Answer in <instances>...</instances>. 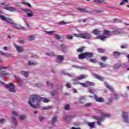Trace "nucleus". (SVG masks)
<instances>
[{
	"instance_id": "nucleus-1",
	"label": "nucleus",
	"mask_w": 129,
	"mask_h": 129,
	"mask_svg": "<svg viewBox=\"0 0 129 129\" xmlns=\"http://www.w3.org/2000/svg\"><path fill=\"white\" fill-rule=\"evenodd\" d=\"M40 101H43V102L46 103L49 102L50 100L46 98L40 97L37 95H33L29 99L28 103L33 108H39L40 107V104L37 103L36 105H34V103L35 102H40Z\"/></svg>"
},
{
	"instance_id": "nucleus-2",
	"label": "nucleus",
	"mask_w": 129,
	"mask_h": 129,
	"mask_svg": "<svg viewBox=\"0 0 129 129\" xmlns=\"http://www.w3.org/2000/svg\"><path fill=\"white\" fill-rule=\"evenodd\" d=\"M0 18L1 19V20H2V21H5V22H8V23H9V24H11L13 27H14V28H16L17 30L21 29L23 30V31H27V30H28L26 27H23L20 25H18L14 23L12 19H10L8 17H6L5 16L3 15H0Z\"/></svg>"
},
{
	"instance_id": "nucleus-3",
	"label": "nucleus",
	"mask_w": 129,
	"mask_h": 129,
	"mask_svg": "<svg viewBox=\"0 0 129 129\" xmlns=\"http://www.w3.org/2000/svg\"><path fill=\"white\" fill-rule=\"evenodd\" d=\"M0 82L3 85H5L6 88H9V90L10 92H16V90H15V85L13 83H10L8 85H6L4 82L0 81Z\"/></svg>"
},
{
	"instance_id": "nucleus-4",
	"label": "nucleus",
	"mask_w": 129,
	"mask_h": 129,
	"mask_svg": "<svg viewBox=\"0 0 129 129\" xmlns=\"http://www.w3.org/2000/svg\"><path fill=\"white\" fill-rule=\"evenodd\" d=\"M20 10H21V11H23V12H26V13H27L26 16L27 17H28V18H32V17H33L34 16V12L29 9L20 8Z\"/></svg>"
},
{
	"instance_id": "nucleus-5",
	"label": "nucleus",
	"mask_w": 129,
	"mask_h": 129,
	"mask_svg": "<svg viewBox=\"0 0 129 129\" xmlns=\"http://www.w3.org/2000/svg\"><path fill=\"white\" fill-rule=\"evenodd\" d=\"M92 118L93 119H96V120H98V125H101V122H102V121H103L104 119H105V118H104V117H101L99 116H93L92 117Z\"/></svg>"
},
{
	"instance_id": "nucleus-6",
	"label": "nucleus",
	"mask_w": 129,
	"mask_h": 129,
	"mask_svg": "<svg viewBox=\"0 0 129 129\" xmlns=\"http://www.w3.org/2000/svg\"><path fill=\"white\" fill-rule=\"evenodd\" d=\"M122 117L126 123H129L128 112L123 111L122 113Z\"/></svg>"
},
{
	"instance_id": "nucleus-7",
	"label": "nucleus",
	"mask_w": 129,
	"mask_h": 129,
	"mask_svg": "<svg viewBox=\"0 0 129 129\" xmlns=\"http://www.w3.org/2000/svg\"><path fill=\"white\" fill-rule=\"evenodd\" d=\"M72 118H74V115L66 114L62 117V120L66 122H69V121H70Z\"/></svg>"
},
{
	"instance_id": "nucleus-8",
	"label": "nucleus",
	"mask_w": 129,
	"mask_h": 129,
	"mask_svg": "<svg viewBox=\"0 0 129 129\" xmlns=\"http://www.w3.org/2000/svg\"><path fill=\"white\" fill-rule=\"evenodd\" d=\"M82 38L83 39H91V34L88 33H82Z\"/></svg>"
},
{
	"instance_id": "nucleus-9",
	"label": "nucleus",
	"mask_w": 129,
	"mask_h": 129,
	"mask_svg": "<svg viewBox=\"0 0 129 129\" xmlns=\"http://www.w3.org/2000/svg\"><path fill=\"white\" fill-rule=\"evenodd\" d=\"M94 98L97 102L103 103L104 102V98L101 97H98L96 95H94Z\"/></svg>"
},
{
	"instance_id": "nucleus-10",
	"label": "nucleus",
	"mask_w": 129,
	"mask_h": 129,
	"mask_svg": "<svg viewBox=\"0 0 129 129\" xmlns=\"http://www.w3.org/2000/svg\"><path fill=\"white\" fill-rule=\"evenodd\" d=\"M15 47L17 51V52H19V53H22V52H24V49H23V47L21 46H18L17 45H15Z\"/></svg>"
},
{
	"instance_id": "nucleus-11",
	"label": "nucleus",
	"mask_w": 129,
	"mask_h": 129,
	"mask_svg": "<svg viewBox=\"0 0 129 129\" xmlns=\"http://www.w3.org/2000/svg\"><path fill=\"white\" fill-rule=\"evenodd\" d=\"M61 74H63V75H66V76H68V77H74L75 76L74 74L72 73L70 74L69 73H66L64 71H61Z\"/></svg>"
},
{
	"instance_id": "nucleus-12",
	"label": "nucleus",
	"mask_w": 129,
	"mask_h": 129,
	"mask_svg": "<svg viewBox=\"0 0 129 129\" xmlns=\"http://www.w3.org/2000/svg\"><path fill=\"white\" fill-rule=\"evenodd\" d=\"M4 10L10 11V12H19V10H17V9L14 7L5 8Z\"/></svg>"
},
{
	"instance_id": "nucleus-13",
	"label": "nucleus",
	"mask_w": 129,
	"mask_h": 129,
	"mask_svg": "<svg viewBox=\"0 0 129 129\" xmlns=\"http://www.w3.org/2000/svg\"><path fill=\"white\" fill-rule=\"evenodd\" d=\"M88 77V75H81L77 77V79L79 80H82V79H84L85 78H87Z\"/></svg>"
},
{
	"instance_id": "nucleus-14",
	"label": "nucleus",
	"mask_w": 129,
	"mask_h": 129,
	"mask_svg": "<svg viewBox=\"0 0 129 129\" xmlns=\"http://www.w3.org/2000/svg\"><path fill=\"white\" fill-rule=\"evenodd\" d=\"M92 33L94 35H96V36H99L101 31L98 29H95L93 31Z\"/></svg>"
},
{
	"instance_id": "nucleus-15",
	"label": "nucleus",
	"mask_w": 129,
	"mask_h": 129,
	"mask_svg": "<svg viewBox=\"0 0 129 129\" xmlns=\"http://www.w3.org/2000/svg\"><path fill=\"white\" fill-rule=\"evenodd\" d=\"M64 60V55H58L57 56V62L58 63H61Z\"/></svg>"
},
{
	"instance_id": "nucleus-16",
	"label": "nucleus",
	"mask_w": 129,
	"mask_h": 129,
	"mask_svg": "<svg viewBox=\"0 0 129 129\" xmlns=\"http://www.w3.org/2000/svg\"><path fill=\"white\" fill-rule=\"evenodd\" d=\"M88 126H90V128H94L95 127V122H88Z\"/></svg>"
},
{
	"instance_id": "nucleus-17",
	"label": "nucleus",
	"mask_w": 129,
	"mask_h": 129,
	"mask_svg": "<svg viewBox=\"0 0 129 129\" xmlns=\"http://www.w3.org/2000/svg\"><path fill=\"white\" fill-rule=\"evenodd\" d=\"M85 53L86 55V58H92V57H93V53L92 52H86Z\"/></svg>"
},
{
	"instance_id": "nucleus-18",
	"label": "nucleus",
	"mask_w": 129,
	"mask_h": 129,
	"mask_svg": "<svg viewBox=\"0 0 129 129\" xmlns=\"http://www.w3.org/2000/svg\"><path fill=\"white\" fill-rule=\"evenodd\" d=\"M93 2L96 4H99L100 5H104V4H105L104 0H94Z\"/></svg>"
},
{
	"instance_id": "nucleus-19",
	"label": "nucleus",
	"mask_w": 129,
	"mask_h": 129,
	"mask_svg": "<svg viewBox=\"0 0 129 129\" xmlns=\"http://www.w3.org/2000/svg\"><path fill=\"white\" fill-rule=\"evenodd\" d=\"M121 33V29H115L114 31H113V33H114V35H118Z\"/></svg>"
},
{
	"instance_id": "nucleus-20",
	"label": "nucleus",
	"mask_w": 129,
	"mask_h": 129,
	"mask_svg": "<svg viewBox=\"0 0 129 129\" xmlns=\"http://www.w3.org/2000/svg\"><path fill=\"white\" fill-rule=\"evenodd\" d=\"M85 58H86L85 52L79 55V59H80L81 60H82V59H85Z\"/></svg>"
},
{
	"instance_id": "nucleus-21",
	"label": "nucleus",
	"mask_w": 129,
	"mask_h": 129,
	"mask_svg": "<svg viewBox=\"0 0 129 129\" xmlns=\"http://www.w3.org/2000/svg\"><path fill=\"white\" fill-rule=\"evenodd\" d=\"M44 33H45V34H46L47 35H49L50 36H53V35L54 34L55 31H45Z\"/></svg>"
},
{
	"instance_id": "nucleus-22",
	"label": "nucleus",
	"mask_w": 129,
	"mask_h": 129,
	"mask_svg": "<svg viewBox=\"0 0 129 129\" xmlns=\"http://www.w3.org/2000/svg\"><path fill=\"white\" fill-rule=\"evenodd\" d=\"M105 86L107 87V88H108L110 91H114L113 88L112 86L108 85L107 83H105Z\"/></svg>"
},
{
	"instance_id": "nucleus-23",
	"label": "nucleus",
	"mask_w": 129,
	"mask_h": 129,
	"mask_svg": "<svg viewBox=\"0 0 129 129\" xmlns=\"http://www.w3.org/2000/svg\"><path fill=\"white\" fill-rule=\"evenodd\" d=\"M86 99V97L85 96H83L81 97L80 98L79 103H81V104L83 103L84 102H85V101L83 100H85Z\"/></svg>"
},
{
	"instance_id": "nucleus-24",
	"label": "nucleus",
	"mask_w": 129,
	"mask_h": 129,
	"mask_svg": "<svg viewBox=\"0 0 129 129\" xmlns=\"http://www.w3.org/2000/svg\"><path fill=\"white\" fill-rule=\"evenodd\" d=\"M0 75L2 78H5V77H6V76H7V75H9V73H5L4 72H1Z\"/></svg>"
},
{
	"instance_id": "nucleus-25",
	"label": "nucleus",
	"mask_w": 129,
	"mask_h": 129,
	"mask_svg": "<svg viewBox=\"0 0 129 129\" xmlns=\"http://www.w3.org/2000/svg\"><path fill=\"white\" fill-rule=\"evenodd\" d=\"M27 39H28V41H34V40H35V39H36V38L35 37V36L31 35V36H29L28 37H27Z\"/></svg>"
},
{
	"instance_id": "nucleus-26",
	"label": "nucleus",
	"mask_w": 129,
	"mask_h": 129,
	"mask_svg": "<svg viewBox=\"0 0 129 129\" xmlns=\"http://www.w3.org/2000/svg\"><path fill=\"white\" fill-rule=\"evenodd\" d=\"M104 34L106 36H108L109 37L111 35V32L108 30H104Z\"/></svg>"
},
{
	"instance_id": "nucleus-27",
	"label": "nucleus",
	"mask_w": 129,
	"mask_h": 129,
	"mask_svg": "<svg viewBox=\"0 0 129 129\" xmlns=\"http://www.w3.org/2000/svg\"><path fill=\"white\" fill-rule=\"evenodd\" d=\"M18 117L21 120H24L27 118V116L26 115H19Z\"/></svg>"
},
{
	"instance_id": "nucleus-28",
	"label": "nucleus",
	"mask_w": 129,
	"mask_h": 129,
	"mask_svg": "<svg viewBox=\"0 0 129 129\" xmlns=\"http://www.w3.org/2000/svg\"><path fill=\"white\" fill-rule=\"evenodd\" d=\"M60 49H61V50L63 51V52H66V50H67V47L64 44H61Z\"/></svg>"
},
{
	"instance_id": "nucleus-29",
	"label": "nucleus",
	"mask_w": 129,
	"mask_h": 129,
	"mask_svg": "<svg viewBox=\"0 0 129 129\" xmlns=\"http://www.w3.org/2000/svg\"><path fill=\"white\" fill-rule=\"evenodd\" d=\"M106 36H98L96 39H98L99 40H101V41H104L106 39Z\"/></svg>"
},
{
	"instance_id": "nucleus-30",
	"label": "nucleus",
	"mask_w": 129,
	"mask_h": 129,
	"mask_svg": "<svg viewBox=\"0 0 129 129\" xmlns=\"http://www.w3.org/2000/svg\"><path fill=\"white\" fill-rule=\"evenodd\" d=\"M50 93L52 96H54V95H57V94H58V90H53L50 92Z\"/></svg>"
},
{
	"instance_id": "nucleus-31",
	"label": "nucleus",
	"mask_w": 129,
	"mask_h": 129,
	"mask_svg": "<svg viewBox=\"0 0 129 129\" xmlns=\"http://www.w3.org/2000/svg\"><path fill=\"white\" fill-rule=\"evenodd\" d=\"M99 64L101 66V68H105V67H107V64L106 63H103L102 62H99Z\"/></svg>"
},
{
	"instance_id": "nucleus-32",
	"label": "nucleus",
	"mask_w": 129,
	"mask_h": 129,
	"mask_svg": "<svg viewBox=\"0 0 129 129\" xmlns=\"http://www.w3.org/2000/svg\"><path fill=\"white\" fill-rule=\"evenodd\" d=\"M12 122L14 124H17V122H18V120H17V118L15 116H12Z\"/></svg>"
},
{
	"instance_id": "nucleus-33",
	"label": "nucleus",
	"mask_w": 129,
	"mask_h": 129,
	"mask_svg": "<svg viewBox=\"0 0 129 129\" xmlns=\"http://www.w3.org/2000/svg\"><path fill=\"white\" fill-rule=\"evenodd\" d=\"M78 11L79 12H81V13H87V10L86 9L79 8L78 9Z\"/></svg>"
},
{
	"instance_id": "nucleus-34",
	"label": "nucleus",
	"mask_w": 129,
	"mask_h": 129,
	"mask_svg": "<svg viewBox=\"0 0 129 129\" xmlns=\"http://www.w3.org/2000/svg\"><path fill=\"white\" fill-rule=\"evenodd\" d=\"M95 77L96 78H97V79H99V80H101V81H103V80H104V78L100 76H99L98 75H96Z\"/></svg>"
},
{
	"instance_id": "nucleus-35",
	"label": "nucleus",
	"mask_w": 129,
	"mask_h": 129,
	"mask_svg": "<svg viewBox=\"0 0 129 129\" xmlns=\"http://www.w3.org/2000/svg\"><path fill=\"white\" fill-rule=\"evenodd\" d=\"M21 74L24 76V77H28L29 76V73L27 72L22 71Z\"/></svg>"
},
{
	"instance_id": "nucleus-36",
	"label": "nucleus",
	"mask_w": 129,
	"mask_h": 129,
	"mask_svg": "<svg viewBox=\"0 0 129 129\" xmlns=\"http://www.w3.org/2000/svg\"><path fill=\"white\" fill-rule=\"evenodd\" d=\"M87 83V86H94V85H95V84H94L93 82H89V81H87L86 82Z\"/></svg>"
},
{
	"instance_id": "nucleus-37",
	"label": "nucleus",
	"mask_w": 129,
	"mask_h": 129,
	"mask_svg": "<svg viewBox=\"0 0 129 129\" xmlns=\"http://www.w3.org/2000/svg\"><path fill=\"white\" fill-rule=\"evenodd\" d=\"M45 55L49 56V57H54V56H55V54H54L53 52H46Z\"/></svg>"
},
{
	"instance_id": "nucleus-38",
	"label": "nucleus",
	"mask_w": 129,
	"mask_h": 129,
	"mask_svg": "<svg viewBox=\"0 0 129 129\" xmlns=\"http://www.w3.org/2000/svg\"><path fill=\"white\" fill-rule=\"evenodd\" d=\"M57 118H58V117H57V116H54L52 118V120L51 121L52 124H54V123H55V122H56L57 121Z\"/></svg>"
},
{
	"instance_id": "nucleus-39",
	"label": "nucleus",
	"mask_w": 129,
	"mask_h": 129,
	"mask_svg": "<svg viewBox=\"0 0 129 129\" xmlns=\"http://www.w3.org/2000/svg\"><path fill=\"white\" fill-rule=\"evenodd\" d=\"M52 108V106H48L45 107H43L42 108V110H48V109H51Z\"/></svg>"
},
{
	"instance_id": "nucleus-40",
	"label": "nucleus",
	"mask_w": 129,
	"mask_h": 129,
	"mask_svg": "<svg viewBox=\"0 0 129 129\" xmlns=\"http://www.w3.org/2000/svg\"><path fill=\"white\" fill-rule=\"evenodd\" d=\"M112 100H113V98H110L108 99V102H107V104L108 105L111 104V103L112 102Z\"/></svg>"
},
{
	"instance_id": "nucleus-41",
	"label": "nucleus",
	"mask_w": 129,
	"mask_h": 129,
	"mask_svg": "<svg viewBox=\"0 0 129 129\" xmlns=\"http://www.w3.org/2000/svg\"><path fill=\"white\" fill-rule=\"evenodd\" d=\"M54 37L55 38V39H57V40H60L61 38V36L55 33L54 34Z\"/></svg>"
},
{
	"instance_id": "nucleus-42",
	"label": "nucleus",
	"mask_w": 129,
	"mask_h": 129,
	"mask_svg": "<svg viewBox=\"0 0 129 129\" xmlns=\"http://www.w3.org/2000/svg\"><path fill=\"white\" fill-rule=\"evenodd\" d=\"M21 4H22V5H25L26 6H28V7H29V8H32V5H31L30 3L23 2Z\"/></svg>"
},
{
	"instance_id": "nucleus-43",
	"label": "nucleus",
	"mask_w": 129,
	"mask_h": 129,
	"mask_svg": "<svg viewBox=\"0 0 129 129\" xmlns=\"http://www.w3.org/2000/svg\"><path fill=\"white\" fill-rule=\"evenodd\" d=\"M121 67V64L120 63H117L114 66V68L115 69H117L118 68H119V67Z\"/></svg>"
},
{
	"instance_id": "nucleus-44",
	"label": "nucleus",
	"mask_w": 129,
	"mask_h": 129,
	"mask_svg": "<svg viewBox=\"0 0 129 129\" xmlns=\"http://www.w3.org/2000/svg\"><path fill=\"white\" fill-rule=\"evenodd\" d=\"M90 62L91 63H97V60L95 58H91L89 59Z\"/></svg>"
},
{
	"instance_id": "nucleus-45",
	"label": "nucleus",
	"mask_w": 129,
	"mask_h": 129,
	"mask_svg": "<svg viewBox=\"0 0 129 129\" xmlns=\"http://www.w3.org/2000/svg\"><path fill=\"white\" fill-rule=\"evenodd\" d=\"M124 3H128V0H122V2L119 4L120 6H123Z\"/></svg>"
},
{
	"instance_id": "nucleus-46",
	"label": "nucleus",
	"mask_w": 129,
	"mask_h": 129,
	"mask_svg": "<svg viewBox=\"0 0 129 129\" xmlns=\"http://www.w3.org/2000/svg\"><path fill=\"white\" fill-rule=\"evenodd\" d=\"M75 37H78V38H82V33L81 34H74Z\"/></svg>"
},
{
	"instance_id": "nucleus-47",
	"label": "nucleus",
	"mask_w": 129,
	"mask_h": 129,
	"mask_svg": "<svg viewBox=\"0 0 129 129\" xmlns=\"http://www.w3.org/2000/svg\"><path fill=\"white\" fill-rule=\"evenodd\" d=\"M89 92H90V93H92V94H93V93H94V92H95V90L94 89L89 88Z\"/></svg>"
},
{
	"instance_id": "nucleus-48",
	"label": "nucleus",
	"mask_w": 129,
	"mask_h": 129,
	"mask_svg": "<svg viewBox=\"0 0 129 129\" xmlns=\"http://www.w3.org/2000/svg\"><path fill=\"white\" fill-rule=\"evenodd\" d=\"M119 55H120V53H119V52L116 51L113 53V55L115 57H118Z\"/></svg>"
},
{
	"instance_id": "nucleus-49",
	"label": "nucleus",
	"mask_w": 129,
	"mask_h": 129,
	"mask_svg": "<svg viewBox=\"0 0 129 129\" xmlns=\"http://www.w3.org/2000/svg\"><path fill=\"white\" fill-rule=\"evenodd\" d=\"M78 79H77V78H76L75 79L73 80L74 81V84H80V83L78 82Z\"/></svg>"
},
{
	"instance_id": "nucleus-50",
	"label": "nucleus",
	"mask_w": 129,
	"mask_h": 129,
	"mask_svg": "<svg viewBox=\"0 0 129 129\" xmlns=\"http://www.w3.org/2000/svg\"><path fill=\"white\" fill-rule=\"evenodd\" d=\"M64 109L65 110H69V109H70V105H66L64 106Z\"/></svg>"
},
{
	"instance_id": "nucleus-51",
	"label": "nucleus",
	"mask_w": 129,
	"mask_h": 129,
	"mask_svg": "<svg viewBox=\"0 0 129 129\" xmlns=\"http://www.w3.org/2000/svg\"><path fill=\"white\" fill-rule=\"evenodd\" d=\"M83 50H84L83 47L80 48L78 49H77V52L78 53H82V52H83Z\"/></svg>"
},
{
	"instance_id": "nucleus-52",
	"label": "nucleus",
	"mask_w": 129,
	"mask_h": 129,
	"mask_svg": "<svg viewBox=\"0 0 129 129\" xmlns=\"http://www.w3.org/2000/svg\"><path fill=\"white\" fill-rule=\"evenodd\" d=\"M98 51L99 53H104L105 52V50H104L102 48H99L98 49Z\"/></svg>"
},
{
	"instance_id": "nucleus-53",
	"label": "nucleus",
	"mask_w": 129,
	"mask_h": 129,
	"mask_svg": "<svg viewBox=\"0 0 129 129\" xmlns=\"http://www.w3.org/2000/svg\"><path fill=\"white\" fill-rule=\"evenodd\" d=\"M102 117H103V116H106V117H109L110 116V114L107 113V114H101Z\"/></svg>"
},
{
	"instance_id": "nucleus-54",
	"label": "nucleus",
	"mask_w": 129,
	"mask_h": 129,
	"mask_svg": "<svg viewBox=\"0 0 129 129\" xmlns=\"http://www.w3.org/2000/svg\"><path fill=\"white\" fill-rule=\"evenodd\" d=\"M46 84L47 86H49V87H53V84L50 83L49 81L46 82Z\"/></svg>"
},
{
	"instance_id": "nucleus-55",
	"label": "nucleus",
	"mask_w": 129,
	"mask_h": 129,
	"mask_svg": "<svg viewBox=\"0 0 129 129\" xmlns=\"http://www.w3.org/2000/svg\"><path fill=\"white\" fill-rule=\"evenodd\" d=\"M12 114H13V115H15V116H18L19 117V115H20L19 114V113L18 112H17V111H13L12 112Z\"/></svg>"
},
{
	"instance_id": "nucleus-56",
	"label": "nucleus",
	"mask_w": 129,
	"mask_h": 129,
	"mask_svg": "<svg viewBox=\"0 0 129 129\" xmlns=\"http://www.w3.org/2000/svg\"><path fill=\"white\" fill-rule=\"evenodd\" d=\"M114 98H115V99H116V100H117V99H119V95H118L117 94H114Z\"/></svg>"
},
{
	"instance_id": "nucleus-57",
	"label": "nucleus",
	"mask_w": 129,
	"mask_h": 129,
	"mask_svg": "<svg viewBox=\"0 0 129 129\" xmlns=\"http://www.w3.org/2000/svg\"><path fill=\"white\" fill-rule=\"evenodd\" d=\"M67 39L68 40H72L73 39V36L70 35H67Z\"/></svg>"
},
{
	"instance_id": "nucleus-58",
	"label": "nucleus",
	"mask_w": 129,
	"mask_h": 129,
	"mask_svg": "<svg viewBox=\"0 0 129 129\" xmlns=\"http://www.w3.org/2000/svg\"><path fill=\"white\" fill-rule=\"evenodd\" d=\"M80 84L82 85V86H83V87H87V83H80Z\"/></svg>"
},
{
	"instance_id": "nucleus-59",
	"label": "nucleus",
	"mask_w": 129,
	"mask_h": 129,
	"mask_svg": "<svg viewBox=\"0 0 129 129\" xmlns=\"http://www.w3.org/2000/svg\"><path fill=\"white\" fill-rule=\"evenodd\" d=\"M92 104L91 103H87L85 104L86 107H90V106H92Z\"/></svg>"
},
{
	"instance_id": "nucleus-60",
	"label": "nucleus",
	"mask_w": 129,
	"mask_h": 129,
	"mask_svg": "<svg viewBox=\"0 0 129 129\" xmlns=\"http://www.w3.org/2000/svg\"><path fill=\"white\" fill-rule=\"evenodd\" d=\"M101 60L102 61H105V60H107V57H106V56H102L101 57Z\"/></svg>"
},
{
	"instance_id": "nucleus-61",
	"label": "nucleus",
	"mask_w": 129,
	"mask_h": 129,
	"mask_svg": "<svg viewBox=\"0 0 129 129\" xmlns=\"http://www.w3.org/2000/svg\"><path fill=\"white\" fill-rule=\"evenodd\" d=\"M6 122V119L5 118H2L0 119V123H5Z\"/></svg>"
},
{
	"instance_id": "nucleus-62",
	"label": "nucleus",
	"mask_w": 129,
	"mask_h": 129,
	"mask_svg": "<svg viewBox=\"0 0 129 129\" xmlns=\"http://www.w3.org/2000/svg\"><path fill=\"white\" fill-rule=\"evenodd\" d=\"M80 70H87L86 67H80Z\"/></svg>"
},
{
	"instance_id": "nucleus-63",
	"label": "nucleus",
	"mask_w": 129,
	"mask_h": 129,
	"mask_svg": "<svg viewBox=\"0 0 129 129\" xmlns=\"http://www.w3.org/2000/svg\"><path fill=\"white\" fill-rule=\"evenodd\" d=\"M127 44H124L121 46V49H125L127 47Z\"/></svg>"
},
{
	"instance_id": "nucleus-64",
	"label": "nucleus",
	"mask_w": 129,
	"mask_h": 129,
	"mask_svg": "<svg viewBox=\"0 0 129 129\" xmlns=\"http://www.w3.org/2000/svg\"><path fill=\"white\" fill-rule=\"evenodd\" d=\"M19 43L20 44H24V43H25V40L20 39L19 40Z\"/></svg>"
}]
</instances>
